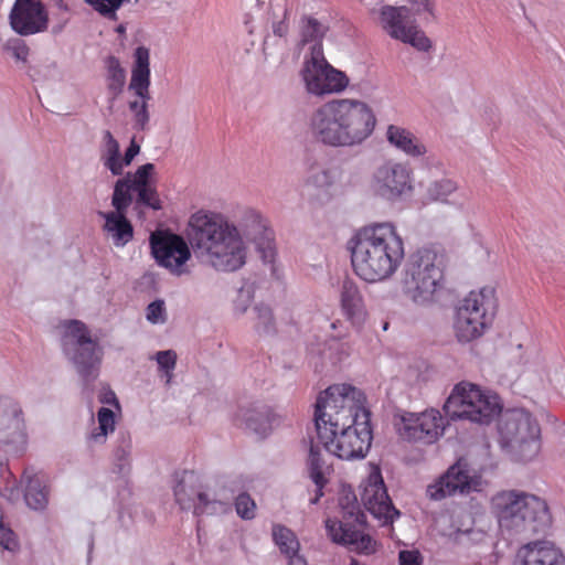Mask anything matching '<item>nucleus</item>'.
Returning a JSON list of instances; mask_svg holds the SVG:
<instances>
[{
  "instance_id": "19",
  "label": "nucleus",
  "mask_w": 565,
  "mask_h": 565,
  "mask_svg": "<svg viewBox=\"0 0 565 565\" xmlns=\"http://www.w3.org/2000/svg\"><path fill=\"white\" fill-rule=\"evenodd\" d=\"M360 498L365 509L382 524H390L399 512L392 505L379 466L367 465V475L360 484Z\"/></svg>"
},
{
  "instance_id": "10",
  "label": "nucleus",
  "mask_w": 565,
  "mask_h": 565,
  "mask_svg": "<svg viewBox=\"0 0 565 565\" xmlns=\"http://www.w3.org/2000/svg\"><path fill=\"white\" fill-rule=\"evenodd\" d=\"M339 507L341 518H328L324 522L330 540L358 553H374L376 541L360 529L365 516L356 498L351 492L344 493L339 500Z\"/></svg>"
},
{
  "instance_id": "47",
  "label": "nucleus",
  "mask_w": 565,
  "mask_h": 565,
  "mask_svg": "<svg viewBox=\"0 0 565 565\" xmlns=\"http://www.w3.org/2000/svg\"><path fill=\"white\" fill-rule=\"evenodd\" d=\"M237 514L244 520H252L255 516L256 503L247 493H239L235 500Z\"/></svg>"
},
{
  "instance_id": "46",
  "label": "nucleus",
  "mask_w": 565,
  "mask_h": 565,
  "mask_svg": "<svg viewBox=\"0 0 565 565\" xmlns=\"http://www.w3.org/2000/svg\"><path fill=\"white\" fill-rule=\"evenodd\" d=\"M146 319L151 324H164L168 320L164 300L157 299L150 302L146 308Z\"/></svg>"
},
{
  "instance_id": "4",
  "label": "nucleus",
  "mask_w": 565,
  "mask_h": 565,
  "mask_svg": "<svg viewBox=\"0 0 565 565\" xmlns=\"http://www.w3.org/2000/svg\"><path fill=\"white\" fill-rule=\"evenodd\" d=\"M405 257L404 239L392 222L362 226L351 238V262L356 276L366 282L392 278Z\"/></svg>"
},
{
  "instance_id": "38",
  "label": "nucleus",
  "mask_w": 565,
  "mask_h": 565,
  "mask_svg": "<svg viewBox=\"0 0 565 565\" xmlns=\"http://www.w3.org/2000/svg\"><path fill=\"white\" fill-rule=\"evenodd\" d=\"M327 25L318 21L312 17H305L301 19L300 33L302 42H315V44H321V39L327 33Z\"/></svg>"
},
{
  "instance_id": "37",
  "label": "nucleus",
  "mask_w": 565,
  "mask_h": 565,
  "mask_svg": "<svg viewBox=\"0 0 565 565\" xmlns=\"http://www.w3.org/2000/svg\"><path fill=\"white\" fill-rule=\"evenodd\" d=\"M0 495L11 503L21 498L20 484L8 468L7 462L0 458Z\"/></svg>"
},
{
  "instance_id": "42",
  "label": "nucleus",
  "mask_w": 565,
  "mask_h": 565,
  "mask_svg": "<svg viewBox=\"0 0 565 565\" xmlns=\"http://www.w3.org/2000/svg\"><path fill=\"white\" fill-rule=\"evenodd\" d=\"M253 313L255 316V328L258 332L269 333L273 331L274 317L271 309L268 306L264 303L256 305L253 308Z\"/></svg>"
},
{
  "instance_id": "21",
  "label": "nucleus",
  "mask_w": 565,
  "mask_h": 565,
  "mask_svg": "<svg viewBox=\"0 0 565 565\" xmlns=\"http://www.w3.org/2000/svg\"><path fill=\"white\" fill-rule=\"evenodd\" d=\"M28 441L26 424L21 404L0 396V445L23 448Z\"/></svg>"
},
{
  "instance_id": "45",
  "label": "nucleus",
  "mask_w": 565,
  "mask_h": 565,
  "mask_svg": "<svg viewBox=\"0 0 565 565\" xmlns=\"http://www.w3.org/2000/svg\"><path fill=\"white\" fill-rule=\"evenodd\" d=\"M158 363L159 370L162 371L167 377V383L172 379V372L177 365V353L173 350L159 351L153 355Z\"/></svg>"
},
{
  "instance_id": "7",
  "label": "nucleus",
  "mask_w": 565,
  "mask_h": 565,
  "mask_svg": "<svg viewBox=\"0 0 565 565\" xmlns=\"http://www.w3.org/2000/svg\"><path fill=\"white\" fill-rule=\"evenodd\" d=\"M540 433L537 422L523 409L507 412L499 424L501 447L516 462H529L539 456Z\"/></svg>"
},
{
  "instance_id": "41",
  "label": "nucleus",
  "mask_w": 565,
  "mask_h": 565,
  "mask_svg": "<svg viewBox=\"0 0 565 565\" xmlns=\"http://www.w3.org/2000/svg\"><path fill=\"white\" fill-rule=\"evenodd\" d=\"M0 546L11 553H15L20 548L17 534L4 520L2 507L0 505Z\"/></svg>"
},
{
  "instance_id": "56",
  "label": "nucleus",
  "mask_w": 565,
  "mask_h": 565,
  "mask_svg": "<svg viewBox=\"0 0 565 565\" xmlns=\"http://www.w3.org/2000/svg\"><path fill=\"white\" fill-rule=\"evenodd\" d=\"M287 565H308L306 557L302 554H298L286 558Z\"/></svg>"
},
{
  "instance_id": "3",
  "label": "nucleus",
  "mask_w": 565,
  "mask_h": 565,
  "mask_svg": "<svg viewBox=\"0 0 565 565\" xmlns=\"http://www.w3.org/2000/svg\"><path fill=\"white\" fill-rule=\"evenodd\" d=\"M312 139L328 148H354L374 132L376 116L363 99L333 98L318 106L309 119Z\"/></svg>"
},
{
  "instance_id": "40",
  "label": "nucleus",
  "mask_w": 565,
  "mask_h": 565,
  "mask_svg": "<svg viewBox=\"0 0 565 565\" xmlns=\"http://www.w3.org/2000/svg\"><path fill=\"white\" fill-rule=\"evenodd\" d=\"M131 191L127 180H124V178L117 180L111 198V204L115 207L114 212L126 213L127 207L132 201Z\"/></svg>"
},
{
  "instance_id": "18",
  "label": "nucleus",
  "mask_w": 565,
  "mask_h": 565,
  "mask_svg": "<svg viewBox=\"0 0 565 565\" xmlns=\"http://www.w3.org/2000/svg\"><path fill=\"white\" fill-rule=\"evenodd\" d=\"M150 52L146 46H138L134 53V64L129 90L134 92L136 99L130 100L128 106L132 115L134 128L145 130L150 116L148 102L150 99Z\"/></svg>"
},
{
  "instance_id": "58",
  "label": "nucleus",
  "mask_w": 565,
  "mask_h": 565,
  "mask_svg": "<svg viewBox=\"0 0 565 565\" xmlns=\"http://www.w3.org/2000/svg\"><path fill=\"white\" fill-rule=\"evenodd\" d=\"M350 565H359L356 561H352Z\"/></svg>"
},
{
  "instance_id": "50",
  "label": "nucleus",
  "mask_w": 565,
  "mask_h": 565,
  "mask_svg": "<svg viewBox=\"0 0 565 565\" xmlns=\"http://www.w3.org/2000/svg\"><path fill=\"white\" fill-rule=\"evenodd\" d=\"M253 299L252 291L248 288H242L234 301V310L236 313H245Z\"/></svg>"
},
{
  "instance_id": "43",
  "label": "nucleus",
  "mask_w": 565,
  "mask_h": 565,
  "mask_svg": "<svg viewBox=\"0 0 565 565\" xmlns=\"http://www.w3.org/2000/svg\"><path fill=\"white\" fill-rule=\"evenodd\" d=\"M84 2L104 18L116 21L118 19L117 11L124 3V0H84Z\"/></svg>"
},
{
  "instance_id": "25",
  "label": "nucleus",
  "mask_w": 565,
  "mask_h": 565,
  "mask_svg": "<svg viewBox=\"0 0 565 565\" xmlns=\"http://www.w3.org/2000/svg\"><path fill=\"white\" fill-rule=\"evenodd\" d=\"M244 480L239 477H224L218 479L213 488L205 489L209 494L205 502L206 514H224L231 510V501L235 493L243 490Z\"/></svg>"
},
{
  "instance_id": "8",
  "label": "nucleus",
  "mask_w": 565,
  "mask_h": 565,
  "mask_svg": "<svg viewBox=\"0 0 565 565\" xmlns=\"http://www.w3.org/2000/svg\"><path fill=\"white\" fill-rule=\"evenodd\" d=\"M497 308L495 291L483 287L470 291L456 309L454 333L461 343H469L482 337L490 328Z\"/></svg>"
},
{
  "instance_id": "39",
  "label": "nucleus",
  "mask_w": 565,
  "mask_h": 565,
  "mask_svg": "<svg viewBox=\"0 0 565 565\" xmlns=\"http://www.w3.org/2000/svg\"><path fill=\"white\" fill-rule=\"evenodd\" d=\"M108 88L118 94L122 90L126 83V71L120 65V62L115 56H109L106 61Z\"/></svg>"
},
{
  "instance_id": "31",
  "label": "nucleus",
  "mask_w": 565,
  "mask_h": 565,
  "mask_svg": "<svg viewBox=\"0 0 565 565\" xmlns=\"http://www.w3.org/2000/svg\"><path fill=\"white\" fill-rule=\"evenodd\" d=\"M281 416L270 409H250L244 415L246 428L260 437L267 436L275 427L281 423Z\"/></svg>"
},
{
  "instance_id": "54",
  "label": "nucleus",
  "mask_w": 565,
  "mask_h": 565,
  "mask_svg": "<svg viewBox=\"0 0 565 565\" xmlns=\"http://www.w3.org/2000/svg\"><path fill=\"white\" fill-rule=\"evenodd\" d=\"M140 152V145L136 141V138L130 140V145L125 151L124 160L127 166H129L135 157Z\"/></svg>"
},
{
  "instance_id": "17",
  "label": "nucleus",
  "mask_w": 565,
  "mask_h": 565,
  "mask_svg": "<svg viewBox=\"0 0 565 565\" xmlns=\"http://www.w3.org/2000/svg\"><path fill=\"white\" fill-rule=\"evenodd\" d=\"M149 243L158 266L175 277L190 275L192 252L182 236L169 231H156L151 233Z\"/></svg>"
},
{
  "instance_id": "20",
  "label": "nucleus",
  "mask_w": 565,
  "mask_h": 565,
  "mask_svg": "<svg viewBox=\"0 0 565 565\" xmlns=\"http://www.w3.org/2000/svg\"><path fill=\"white\" fill-rule=\"evenodd\" d=\"M11 29L21 36L43 33L49 29V11L41 0H15L9 13Z\"/></svg>"
},
{
  "instance_id": "27",
  "label": "nucleus",
  "mask_w": 565,
  "mask_h": 565,
  "mask_svg": "<svg viewBox=\"0 0 565 565\" xmlns=\"http://www.w3.org/2000/svg\"><path fill=\"white\" fill-rule=\"evenodd\" d=\"M340 308L342 315L353 326H362L367 318V310L359 286L350 279L342 282L340 288Z\"/></svg>"
},
{
  "instance_id": "34",
  "label": "nucleus",
  "mask_w": 565,
  "mask_h": 565,
  "mask_svg": "<svg viewBox=\"0 0 565 565\" xmlns=\"http://www.w3.org/2000/svg\"><path fill=\"white\" fill-rule=\"evenodd\" d=\"M338 177V169L315 162L308 169L306 182L317 189H327L337 182Z\"/></svg>"
},
{
  "instance_id": "33",
  "label": "nucleus",
  "mask_w": 565,
  "mask_h": 565,
  "mask_svg": "<svg viewBox=\"0 0 565 565\" xmlns=\"http://www.w3.org/2000/svg\"><path fill=\"white\" fill-rule=\"evenodd\" d=\"M131 437L120 434L111 455L113 469L120 476H127L131 470Z\"/></svg>"
},
{
  "instance_id": "2",
  "label": "nucleus",
  "mask_w": 565,
  "mask_h": 565,
  "mask_svg": "<svg viewBox=\"0 0 565 565\" xmlns=\"http://www.w3.org/2000/svg\"><path fill=\"white\" fill-rule=\"evenodd\" d=\"M365 396L350 384H334L319 394L315 424L319 444L331 455L364 458L371 447L370 412Z\"/></svg>"
},
{
  "instance_id": "55",
  "label": "nucleus",
  "mask_w": 565,
  "mask_h": 565,
  "mask_svg": "<svg viewBox=\"0 0 565 565\" xmlns=\"http://www.w3.org/2000/svg\"><path fill=\"white\" fill-rule=\"evenodd\" d=\"M271 28L275 35L280 38L285 36L288 32V23L286 21V15L284 14V17L280 20L273 22Z\"/></svg>"
},
{
  "instance_id": "57",
  "label": "nucleus",
  "mask_w": 565,
  "mask_h": 565,
  "mask_svg": "<svg viewBox=\"0 0 565 565\" xmlns=\"http://www.w3.org/2000/svg\"><path fill=\"white\" fill-rule=\"evenodd\" d=\"M117 32H119V33H124V32H125V26H124V25H119V26L117 28Z\"/></svg>"
},
{
  "instance_id": "11",
  "label": "nucleus",
  "mask_w": 565,
  "mask_h": 565,
  "mask_svg": "<svg viewBox=\"0 0 565 565\" xmlns=\"http://www.w3.org/2000/svg\"><path fill=\"white\" fill-rule=\"evenodd\" d=\"M62 348L84 381L90 382L97 377L103 351L83 322L71 320L63 326Z\"/></svg>"
},
{
  "instance_id": "52",
  "label": "nucleus",
  "mask_w": 565,
  "mask_h": 565,
  "mask_svg": "<svg viewBox=\"0 0 565 565\" xmlns=\"http://www.w3.org/2000/svg\"><path fill=\"white\" fill-rule=\"evenodd\" d=\"M399 565H423V556L417 550H403L398 554Z\"/></svg>"
},
{
  "instance_id": "9",
  "label": "nucleus",
  "mask_w": 565,
  "mask_h": 565,
  "mask_svg": "<svg viewBox=\"0 0 565 565\" xmlns=\"http://www.w3.org/2000/svg\"><path fill=\"white\" fill-rule=\"evenodd\" d=\"M444 409L450 419H467L489 424L501 412L497 394L470 382H460L452 388Z\"/></svg>"
},
{
  "instance_id": "16",
  "label": "nucleus",
  "mask_w": 565,
  "mask_h": 565,
  "mask_svg": "<svg viewBox=\"0 0 565 565\" xmlns=\"http://www.w3.org/2000/svg\"><path fill=\"white\" fill-rule=\"evenodd\" d=\"M487 486L488 482L479 472L472 470L467 461L459 459L427 486L426 494L430 500L440 501L456 494L481 492Z\"/></svg>"
},
{
  "instance_id": "23",
  "label": "nucleus",
  "mask_w": 565,
  "mask_h": 565,
  "mask_svg": "<svg viewBox=\"0 0 565 565\" xmlns=\"http://www.w3.org/2000/svg\"><path fill=\"white\" fill-rule=\"evenodd\" d=\"M174 497L183 510H193L195 514H206L205 502L209 494L203 489L200 477L193 471H184L174 486Z\"/></svg>"
},
{
  "instance_id": "13",
  "label": "nucleus",
  "mask_w": 565,
  "mask_h": 565,
  "mask_svg": "<svg viewBox=\"0 0 565 565\" xmlns=\"http://www.w3.org/2000/svg\"><path fill=\"white\" fill-rule=\"evenodd\" d=\"M306 92L316 97L343 93L350 85L347 74L324 57L322 45L313 44L300 71Z\"/></svg>"
},
{
  "instance_id": "48",
  "label": "nucleus",
  "mask_w": 565,
  "mask_h": 565,
  "mask_svg": "<svg viewBox=\"0 0 565 565\" xmlns=\"http://www.w3.org/2000/svg\"><path fill=\"white\" fill-rule=\"evenodd\" d=\"M409 4V13L412 12L416 17L427 14L429 17L435 15V0H406Z\"/></svg>"
},
{
  "instance_id": "28",
  "label": "nucleus",
  "mask_w": 565,
  "mask_h": 565,
  "mask_svg": "<svg viewBox=\"0 0 565 565\" xmlns=\"http://www.w3.org/2000/svg\"><path fill=\"white\" fill-rule=\"evenodd\" d=\"M21 484H24V502L34 511H43L49 503V488L43 477L32 470H24L21 477Z\"/></svg>"
},
{
  "instance_id": "6",
  "label": "nucleus",
  "mask_w": 565,
  "mask_h": 565,
  "mask_svg": "<svg viewBox=\"0 0 565 565\" xmlns=\"http://www.w3.org/2000/svg\"><path fill=\"white\" fill-rule=\"evenodd\" d=\"M403 289L409 300L428 306L444 288V257L430 248L413 253L404 268Z\"/></svg>"
},
{
  "instance_id": "29",
  "label": "nucleus",
  "mask_w": 565,
  "mask_h": 565,
  "mask_svg": "<svg viewBox=\"0 0 565 565\" xmlns=\"http://www.w3.org/2000/svg\"><path fill=\"white\" fill-rule=\"evenodd\" d=\"M105 223L103 230L116 247H124L134 237V228L125 213L99 212Z\"/></svg>"
},
{
  "instance_id": "51",
  "label": "nucleus",
  "mask_w": 565,
  "mask_h": 565,
  "mask_svg": "<svg viewBox=\"0 0 565 565\" xmlns=\"http://www.w3.org/2000/svg\"><path fill=\"white\" fill-rule=\"evenodd\" d=\"M104 139V148L102 151V157H113L120 153V148L118 141L114 138L109 130H106L103 135Z\"/></svg>"
},
{
  "instance_id": "44",
  "label": "nucleus",
  "mask_w": 565,
  "mask_h": 565,
  "mask_svg": "<svg viewBox=\"0 0 565 565\" xmlns=\"http://www.w3.org/2000/svg\"><path fill=\"white\" fill-rule=\"evenodd\" d=\"M3 50L7 54L14 58V61L19 64L25 65L28 63L30 49L26 43L21 39H12L9 40Z\"/></svg>"
},
{
  "instance_id": "32",
  "label": "nucleus",
  "mask_w": 565,
  "mask_h": 565,
  "mask_svg": "<svg viewBox=\"0 0 565 565\" xmlns=\"http://www.w3.org/2000/svg\"><path fill=\"white\" fill-rule=\"evenodd\" d=\"M308 463L310 478L317 487L316 495L310 499V503L316 504L323 495L322 489L328 482V477L331 472V466L326 462L320 451L313 446L310 448Z\"/></svg>"
},
{
  "instance_id": "35",
  "label": "nucleus",
  "mask_w": 565,
  "mask_h": 565,
  "mask_svg": "<svg viewBox=\"0 0 565 565\" xmlns=\"http://www.w3.org/2000/svg\"><path fill=\"white\" fill-rule=\"evenodd\" d=\"M271 532L276 545L286 558L300 554V542L290 529L275 524Z\"/></svg>"
},
{
  "instance_id": "24",
  "label": "nucleus",
  "mask_w": 565,
  "mask_h": 565,
  "mask_svg": "<svg viewBox=\"0 0 565 565\" xmlns=\"http://www.w3.org/2000/svg\"><path fill=\"white\" fill-rule=\"evenodd\" d=\"M384 136L392 149L408 158L423 159L428 154L426 143L405 126L390 124L385 128Z\"/></svg>"
},
{
  "instance_id": "22",
  "label": "nucleus",
  "mask_w": 565,
  "mask_h": 565,
  "mask_svg": "<svg viewBox=\"0 0 565 565\" xmlns=\"http://www.w3.org/2000/svg\"><path fill=\"white\" fill-rule=\"evenodd\" d=\"M513 565H565V554L552 541L535 540L518 548Z\"/></svg>"
},
{
  "instance_id": "26",
  "label": "nucleus",
  "mask_w": 565,
  "mask_h": 565,
  "mask_svg": "<svg viewBox=\"0 0 565 565\" xmlns=\"http://www.w3.org/2000/svg\"><path fill=\"white\" fill-rule=\"evenodd\" d=\"M124 180H127V184L138 194L140 203L153 210L161 207L156 190V167L153 163L140 166L134 173H128Z\"/></svg>"
},
{
  "instance_id": "5",
  "label": "nucleus",
  "mask_w": 565,
  "mask_h": 565,
  "mask_svg": "<svg viewBox=\"0 0 565 565\" xmlns=\"http://www.w3.org/2000/svg\"><path fill=\"white\" fill-rule=\"evenodd\" d=\"M489 509L499 529L509 534L542 533L552 523L546 502L521 490H500L489 501Z\"/></svg>"
},
{
  "instance_id": "15",
  "label": "nucleus",
  "mask_w": 565,
  "mask_h": 565,
  "mask_svg": "<svg viewBox=\"0 0 565 565\" xmlns=\"http://www.w3.org/2000/svg\"><path fill=\"white\" fill-rule=\"evenodd\" d=\"M446 425L445 417L436 408H427L419 413L401 412L394 417V427L399 438L426 445L441 438Z\"/></svg>"
},
{
  "instance_id": "12",
  "label": "nucleus",
  "mask_w": 565,
  "mask_h": 565,
  "mask_svg": "<svg viewBox=\"0 0 565 565\" xmlns=\"http://www.w3.org/2000/svg\"><path fill=\"white\" fill-rule=\"evenodd\" d=\"M409 14L407 6L380 4L372 10L375 24L385 35L418 52L428 53L433 49V41Z\"/></svg>"
},
{
  "instance_id": "14",
  "label": "nucleus",
  "mask_w": 565,
  "mask_h": 565,
  "mask_svg": "<svg viewBox=\"0 0 565 565\" xmlns=\"http://www.w3.org/2000/svg\"><path fill=\"white\" fill-rule=\"evenodd\" d=\"M371 189L380 199L399 201L414 193V172L406 162L386 160L375 168L371 178Z\"/></svg>"
},
{
  "instance_id": "53",
  "label": "nucleus",
  "mask_w": 565,
  "mask_h": 565,
  "mask_svg": "<svg viewBox=\"0 0 565 565\" xmlns=\"http://www.w3.org/2000/svg\"><path fill=\"white\" fill-rule=\"evenodd\" d=\"M98 399L104 407H109L116 412L120 411L119 402L116 397V394L108 387H103L98 394Z\"/></svg>"
},
{
  "instance_id": "30",
  "label": "nucleus",
  "mask_w": 565,
  "mask_h": 565,
  "mask_svg": "<svg viewBox=\"0 0 565 565\" xmlns=\"http://www.w3.org/2000/svg\"><path fill=\"white\" fill-rule=\"evenodd\" d=\"M97 426L86 434V443L89 447L106 444L108 436L115 431L116 414L109 407H100L97 412Z\"/></svg>"
},
{
  "instance_id": "36",
  "label": "nucleus",
  "mask_w": 565,
  "mask_h": 565,
  "mask_svg": "<svg viewBox=\"0 0 565 565\" xmlns=\"http://www.w3.org/2000/svg\"><path fill=\"white\" fill-rule=\"evenodd\" d=\"M458 189L455 180L443 178L429 183L425 198L428 202L450 203V198L458 192Z\"/></svg>"
},
{
  "instance_id": "1",
  "label": "nucleus",
  "mask_w": 565,
  "mask_h": 565,
  "mask_svg": "<svg viewBox=\"0 0 565 565\" xmlns=\"http://www.w3.org/2000/svg\"><path fill=\"white\" fill-rule=\"evenodd\" d=\"M189 237L193 247L218 271L242 268L249 244L263 250L265 258L274 257L273 233L255 210H246L237 224L220 213L199 211L189 221Z\"/></svg>"
},
{
  "instance_id": "49",
  "label": "nucleus",
  "mask_w": 565,
  "mask_h": 565,
  "mask_svg": "<svg viewBox=\"0 0 565 565\" xmlns=\"http://www.w3.org/2000/svg\"><path fill=\"white\" fill-rule=\"evenodd\" d=\"M100 160L103 161L104 167L107 168L113 175H120L125 167H128L120 153L113 157H100Z\"/></svg>"
}]
</instances>
